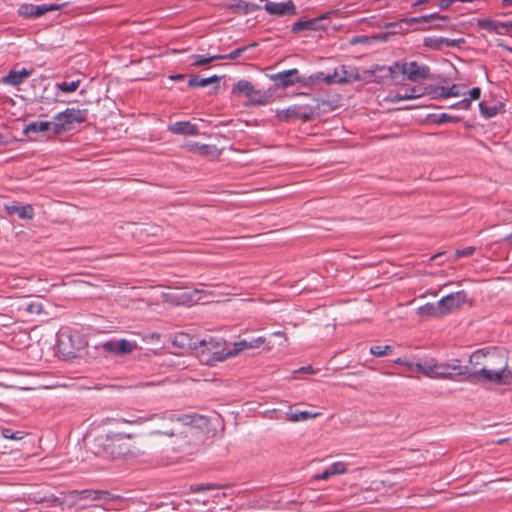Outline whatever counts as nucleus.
Returning a JSON list of instances; mask_svg holds the SVG:
<instances>
[{
	"mask_svg": "<svg viewBox=\"0 0 512 512\" xmlns=\"http://www.w3.org/2000/svg\"><path fill=\"white\" fill-rule=\"evenodd\" d=\"M34 72L33 69L22 68L21 70H10L9 73L3 77L2 82L6 85L19 86Z\"/></svg>",
	"mask_w": 512,
	"mask_h": 512,
	"instance_id": "14",
	"label": "nucleus"
},
{
	"mask_svg": "<svg viewBox=\"0 0 512 512\" xmlns=\"http://www.w3.org/2000/svg\"><path fill=\"white\" fill-rule=\"evenodd\" d=\"M118 422L127 423L131 425H141L147 421L145 417H129V418H121L117 420Z\"/></svg>",
	"mask_w": 512,
	"mask_h": 512,
	"instance_id": "46",
	"label": "nucleus"
},
{
	"mask_svg": "<svg viewBox=\"0 0 512 512\" xmlns=\"http://www.w3.org/2000/svg\"><path fill=\"white\" fill-rule=\"evenodd\" d=\"M428 117L438 125L447 122L458 123L460 121V118L458 116H452L447 113H442L440 115L430 114Z\"/></svg>",
	"mask_w": 512,
	"mask_h": 512,
	"instance_id": "34",
	"label": "nucleus"
},
{
	"mask_svg": "<svg viewBox=\"0 0 512 512\" xmlns=\"http://www.w3.org/2000/svg\"><path fill=\"white\" fill-rule=\"evenodd\" d=\"M220 78L216 75L207 77V78H201L199 75H191L188 80V86L189 87H206L212 83H218Z\"/></svg>",
	"mask_w": 512,
	"mask_h": 512,
	"instance_id": "26",
	"label": "nucleus"
},
{
	"mask_svg": "<svg viewBox=\"0 0 512 512\" xmlns=\"http://www.w3.org/2000/svg\"><path fill=\"white\" fill-rule=\"evenodd\" d=\"M423 92H420V88L411 87L409 89H405L403 95H401V99H413L421 96Z\"/></svg>",
	"mask_w": 512,
	"mask_h": 512,
	"instance_id": "43",
	"label": "nucleus"
},
{
	"mask_svg": "<svg viewBox=\"0 0 512 512\" xmlns=\"http://www.w3.org/2000/svg\"><path fill=\"white\" fill-rule=\"evenodd\" d=\"M60 8L61 5L58 4H23L19 8V14L25 18H36L46 14L47 12L56 11Z\"/></svg>",
	"mask_w": 512,
	"mask_h": 512,
	"instance_id": "10",
	"label": "nucleus"
},
{
	"mask_svg": "<svg viewBox=\"0 0 512 512\" xmlns=\"http://www.w3.org/2000/svg\"><path fill=\"white\" fill-rule=\"evenodd\" d=\"M393 352V347L391 345H374L370 347V353L376 357H382L384 355L390 354Z\"/></svg>",
	"mask_w": 512,
	"mask_h": 512,
	"instance_id": "38",
	"label": "nucleus"
},
{
	"mask_svg": "<svg viewBox=\"0 0 512 512\" xmlns=\"http://www.w3.org/2000/svg\"><path fill=\"white\" fill-rule=\"evenodd\" d=\"M25 310L30 314H40L43 311V307L40 302H31L26 305Z\"/></svg>",
	"mask_w": 512,
	"mask_h": 512,
	"instance_id": "45",
	"label": "nucleus"
},
{
	"mask_svg": "<svg viewBox=\"0 0 512 512\" xmlns=\"http://www.w3.org/2000/svg\"><path fill=\"white\" fill-rule=\"evenodd\" d=\"M229 8L235 13L248 14L252 11L259 10L260 6L254 3H248L243 0H233V2L229 5Z\"/></svg>",
	"mask_w": 512,
	"mask_h": 512,
	"instance_id": "23",
	"label": "nucleus"
},
{
	"mask_svg": "<svg viewBox=\"0 0 512 512\" xmlns=\"http://www.w3.org/2000/svg\"><path fill=\"white\" fill-rule=\"evenodd\" d=\"M66 502L69 507H72V506L79 507V505H80V500L78 499V497H71L70 491L66 494Z\"/></svg>",
	"mask_w": 512,
	"mask_h": 512,
	"instance_id": "50",
	"label": "nucleus"
},
{
	"mask_svg": "<svg viewBox=\"0 0 512 512\" xmlns=\"http://www.w3.org/2000/svg\"><path fill=\"white\" fill-rule=\"evenodd\" d=\"M299 371H303V372H308V373H312L313 372V369L311 366H306V367H302L299 369Z\"/></svg>",
	"mask_w": 512,
	"mask_h": 512,
	"instance_id": "62",
	"label": "nucleus"
},
{
	"mask_svg": "<svg viewBox=\"0 0 512 512\" xmlns=\"http://www.w3.org/2000/svg\"><path fill=\"white\" fill-rule=\"evenodd\" d=\"M493 356L494 353L487 362L483 364L482 368L471 371V373L468 374L467 381L471 383L487 382L500 385L509 384L512 381V370L508 369L506 354L500 353L497 356V364L492 361Z\"/></svg>",
	"mask_w": 512,
	"mask_h": 512,
	"instance_id": "1",
	"label": "nucleus"
},
{
	"mask_svg": "<svg viewBox=\"0 0 512 512\" xmlns=\"http://www.w3.org/2000/svg\"><path fill=\"white\" fill-rule=\"evenodd\" d=\"M474 251H475V247H473V246H468L463 249H458L455 251V258L470 257L473 255Z\"/></svg>",
	"mask_w": 512,
	"mask_h": 512,
	"instance_id": "47",
	"label": "nucleus"
},
{
	"mask_svg": "<svg viewBox=\"0 0 512 512\" xmlns=\"http://www.w3.org/2000/svg\"><path fill=\"white\" fill-rule=\"evenodd\" d=\"M313 117L314 109L312 107L299 105L297 119H300L303 122H307L310 121Z\"/></svg>",
	"mask_w": 512,
	"mask_h": 512,
	"instance_id": "37",
	"label": "nucleus"
},
{
	"mask_svg": "<svg viewBox=\"0 0 512 512\" xmlns=\"http://www.w3.org/2000/svg\"><path fill=\"white\" fill-rule=\"evenodd\" d=\"M136 343L126 339L109 340L102 343L101 347L105 352L113 353L115 355H126L134 351Z\"/></svg>",
	"mask_w": 512,
	"mask_h": 512,
	"instance_id": "8",
	"label": "nucleus"
},
{
	"mask_svg": "<svg viewBox=\"0 0 512 512\" xmlns=\"http://www.w3.org/2000/svg\"><path fill=\"white\" fill-rule=\"evenodd\" d=\"M198 350L200 354H207L209 356L206 360L208 364L235 356L233 349L227 350L225 348V341L222 338H203L198 342Z\"/></svg>",
	"mask_w": 512,
	"mask_h": 512,
	"instance_id": "4",
	"label": "nucleus"
},
{
	"mask_svg": "<svg viewBox=\"0 0 512 512\" xmlns=\"http://www.w3.org/2000/svg\"><path fill=\"white\" fill-rule=\"evenodd\" d=\"M338 72H339V76H349L350 80L352 78H356V75H353L352 73H348V71L346 70V68L344 66H342L340 71L338 70Z\"/></svg>",
	"mask_w": 512,
	"mask_h": 512,
	"instance_id": "55",
	"label": "nucleus"
},
{
	"mask_svg": "<svg viewBox=\"0 0 512 512\" xmlns=\"http://www.w3.org/2000/svg\"><path fill=\"white\" fill-rule=\"evenodd\" d=\"M3 435L5 438H15L13 434H10V430L9 429H4L3 430Z\"/></svg>",
	"mask_w": 512,
	"mask_h": 512,
	"instance_id": "59",
	"label": "nucleus"
},
{
	"mask_svg": "<svg viewBox=\"0 0 512 512\" xmlns=\"http://www.w3.org/2000/svg\"><path fill=\"white\" fill-rule=\"evenodd\" d=\"M271 80L275 82L278 87H289L294 85L297 82H300L298 78V70L293 68L289 70H285L270 76Z\"/></svg>",
	"mask_w": 512,
	"mask_h": 512,
	"instance_id": "12",
	"label": "nucleus"
},
{
	"mask_svg": "<svg viewBox=\"0 0 512 512\" xmlns=\"http://www.w3.org/2000/svg\"><path fill=\"white\" fill-rule=\"evenodd\" d=\"M272 335H273V336H276V337H283V339H284V342H285V343L288 341V339H287V337H286L285 333H284V332H282V331H276V332H273V333H272Z\"/></svg>",
	"mask_w": 512,
	"mask_h": 512,
	"instance_id": "56",
	"label": "nucleus"
},
{
	"mask_svg": "<svg viewBox=\"0 0 512 512\" xmlns=\"http://www.w3.org/2000/svg\"><path fill=\"white\" fill-rule=\"evenodd\" d=\"M467 300V294L464 291L451 293L439 300L443 315L460 308Z\"/></svg>",
	"mask_w": 512,
	"mask_h": 512,
	"instance_id": "9",
	"label": "nucleus"
},
{
	"mask_svg": "<svg viewBox=\"0 0 512 512\" xmlns=\"http://www.w3.org/2000/svg\"><path fill=\"white\" fill-rule=\"evenodd\" d=\"M248 98L254 105H264L268 102L269 96H267L265 93H262L259 90L254 89L252 95Z\"/></svg>",
	"mask_w": 512,
	"mask_h": 512,
	"instance_id": "39",
	"label": "nucleus"
},
{
	"mask_svg": "<svg viewBox=\"0 0 512 512\" xmlns=\"http://www.w3.org/2000/svg\"><path fill=\"white\" fill-rule=\"evenodd\" d=\"M310 81L312 83H320V82H326V83H343V82H349L350 77L349 76H339V72L336 69L333 74H325L323 72H317L315 74H312L309 77Z\"/></svg>",
	"mask_w": 512,
	"mask_h": 512,
	"instance_id": "17",
	"label": "nucleus"
},
{
	"mask_svg": "<svg viewBox=\"0 0 512 512\" xmlns=\"http://www.w3.org/2000/svg\"><path fill=\"white\" fill-rule=\"evenodd\" d=\"M132 434L108 433L95 439V453L109 458L136 457L139 451L125 442Z\"/></svg>",
	"mask_w": 512,
	"mask_h": 512,
	"instance_id": "3",
	"label": "nucleus"
},
{
	"mask_svg": "<svg viewBox=\"0 0 512 512\" xmlns=\"http://www.w3.org/2000/svg\"><path fill=\"white\" fill-rule=\"evenodd\" d=\"M453 372L449 371L448 362L439 363L436 360L435 366V378H451Z\"/></svg>",
	"mask_w": 512,
	"mask_h": 512,
	"instance_id": "35",
	"label": "nucleus"
},
{
	"mask_svg": "<svg viewBox=\"0 0 512 512\" xmlns=\"http://www.w3.org/2000/svg\"><path fill=\"white\" fill-rule=\"evenodd\" d=\"M351 43H352V44H357V43H368V37H366V36H359V37L353 38V39L351 40Z\"/></svg>",
	"mask_w": 512,
	"mask_h": 512,
	"instance_id": "54",
	"label": "nucleus"
},
{
	"mask_svg": "<svg viewBox=\"0 0 512 512\" xmlns=\"http://www.w3.org/2000/svg\"><path fill=\"white\" fill-rule=\"evenodd\" d=\"M79 85H80V80H75V81H71V82L57 83L56 87L65 93H71V92L76 91L78 89Z\"/></svg>",
	"mask_w": 512,
	"mask_h": 512,
	"instance_id": "40",
	"label": "nucleus"
},
{
	"mask_svg": "<svg viewBox=\"0 0 512 512\" xmlns=\"http://www.w3.org/2000/svg\"><path fill=\"white\" fill-rule=\"evenodd\" d=\"M184 77L185 76L183 74H177V75L170 76V79L178 81V80L184 79Z\"/></svg>",
	"mask_w": 512,
	"mask_h": 512,
	"instance_id": "58",
	"label": "nucleus"
},
{
	"mask_svg": "<svg viewBox=\"0 0 512 512\" xmlns=\"http://www.w3.org/2000/svg\"><path fill=\"white\" fill-rule=\"evenodd\" d=\"M54 125L55 120L53 122L50 121H34L29 123L25 129L24 133L29 135L30 133H40L51 130L54 133Z\"/></svg>",
	"mask_w": 512,
	"mask_h": 512,
	"instance_id": "20",
	"label": "nucleus"
},
{
	"mask_svg": "<svg viewBox=\"0 0 512 512\" xmlns=\"http://www.w3.org/2000/svg\"><path fill=\"white\" fill-rule=\"evenodd\" d=\"M436 359L430 358L423 361L422 374L429 378H435Z\"/></svg>",
	"mask_w": 512,
	"mask_h": 512,
	"instance_id": "36",
	"label": "nucleus"
},
{
	"mask_svg": "<svg viewBox=\"0 0 512 512\" xmlns=\"http://www.w3.org/2000/svg\"><path fill=\"white\" fill-rule=\"evenodd\" d=\"M501 31L503 32V34L511 32L512 22H501Z\"/></svg>",
	"mask_w": 512,
	"mask_h": 512,
	"instance_id": "53",
	"label": "nucleus"
},
{
	"mask_svg": "<svg viewBox=\"0 0 512 512\" xmlns=\"http://www.w3.org/2000/svg\"><path fill=\"white\" fill-rule=\"evenodd\" d=\"M264 9L267 13L275 16H293L297 14L296 6L292 0L286 2L267 1Z\"/></svg>",
	"mask_w": 512,
	"mask_h": 512,
	"instance_id": "11",
	"label": "nucleus"
},
{
	"mask_svg": "<svg viewBox=\"0 0 512 512\" xmlns=\"http://www.w3.org/2000/svg\"><path fill=\"white\" fill-rule=\"evenodd\" d=\"M287 420L291 422H303L308 419L316 418L320 415L318 412L310 411H292L290 410L287 414Z\"/></svg>",
	"mask_w": 512,
	"mask_h": 512,
	"instance_id": "27",
	"label": "nucleus"
},
{
	"mask_svg": "<svg viewBox=\"0 0 512 512\" xmlns=\"http://www.w3.org/2000/svg\"><path fill=\"white\" fill-rule=\"evenodd\" d=\"M299 105H293L283 110L277 111V117L282 121H288L292 118H297Z\"/></svg>",
	"mask_w": 512,
	"mask_h": 512,
	"instance_id": "32",
	"label": "nucleus"
},
{
	"mask_svg": "<svg viewBox=\"0 0 512 512\" xmlns=\"http://www.w3.org/2000/svg\"><path fill=\"white\" fill-rule=\"evenodd\" d=\"M403 365L406 366L409 370H412L414 363L405 360V361H403Z\"/></svg>",
	"mask_w": 512,
	"mask_h": 512,
	"instance_id": "61",
	"label": "nucleus"
},
{
	"mask_svg": "<svg viewBox=\"0 0 512 512\" xmlns=\"http://www.w3.org/2000/svg\"><path fill=\"white\" fill-rule=\"evenodd\" d=\"M439 301L436 303H427L417 309V314L421 317H439L442 316V310Z\"/></svg>",
	"mask_w": 512,
	"mask_h": 512,
	"instance_id": "22",
	"label": "nucleus"
},
{
	"mask_svg": "<svg viewBox=\"0 0 512 512\" xmlns=\"http://www.w3.org/2000/svg\"><path fill=\"white\" fill-rule=\"evenodd\" d=\"M155 420L159 421V425L156 429L152 430L150 434L167 437L176 435V426L178 425L200 426L198 422H203L204 425L207 424V420L204 416L197 414H178L174 411H164L147 417V421Z\"/></svg>",
	"mask_w": 512,
	"mask_h": 512,
	"instance_id": "2",
	"label": "nucleus"
},
{
	"mask_svg": "<svg viewBox=\"0 0 512 512\" xmlns=\"http://www.w3.org/2000/svg\"><path fill=\"white\" fill-rule=\"evenodd\" d=\"M413 368H415L418 372L422 373L423 370V362L414 363Z\"/></svg>",
	"mask_w": 512,
	"mask_h": 512,
	"instance_id": "57",
	"label": "nucleus"
},
{
	"mask_svg": "<svg viewBox=\"0 0 512 512\" xmlns=\"http://www.w3.org/2000/svg\"><path fill=\"white\" fill-rule=\"evenodd\" d=\"M265 341V337L262 336L255 338L251 341L241 340L239 342L234 343L233 352H235V355H237L240 351H243L245 349L258 348L261 344L265 343Z\"/></svg>",
	"mask_w": 512,
	"mask_h": 512,
	"instance_id": "24",
	"label": "nucleus"
},
{
	"mask_svg": "<svg viewBox=\"0 0 512 512\" xmlns=\"http://www.w3.org/2000/svg\"><path fill=\"white\" fill-rule=\"evenodd\" d=\"M70 496L78 497V499L80 500V510L86 509L89 506V504H87L86 502H100L96 506L103 507L104 503H107L114 499V496L111 495L108 491L92 489L71 490Z\"/></svg>",
	"mask_w": 512,
	"mask_h": 512,
	"instance_id": "6",
	"label": "nucleus"
},
{
	"mask_svg": "<svg viewBox=\"0 0 512 512\" xmlns=\"http://www.w3.org/2000/svg\"><path fill=\"white\" fill-rule=\"evenodd\" d=\"M502 106L503 105L501 103H495L491 105L486 101L479 103L480 113L486 119L496 116L500 112Z\"/></svg>",
	"mask_w": 512,
	"mask_h": 512,
	"instance_id": "25",
	"label": "nucleus"
},
{
	"mask_svg": "<svg viewBox=\"0 0 512 512\" xmlns=\"http://www.w3.org/2000/svg\"><path fill=\"white\" fill-rule=\"evenodd\" d=\"M199 339L191 337L187 333H178L175 335L172 344L173 346L186 350H198Z\"/></svg>",
	"mask_w": 512,
	"mask_h": 512,
	"instance_id": "16",
	"label": "nucleus"
},
{
	"mask_svg": "<svg viewBox=\"0 0 512 512\" xmlns=\"http://www.w3.org/2000/svg\"><path fill=\"white\" fill-rule=\"evenodd\" d=\"M484 357H486V354L483 352V350H477L471 354L469 361L471 364L481 365L482 363L480 360Z\"/></svg>",
	"mask_w": 512,
	"mask_h": 512,
	"instance_id": "48",
	"label": "nucleus"
},
{
	"mask_svg": "<svg viewBox=\"0 0 512 512\" xmlns=\"http://www.w3.org/2000/svg\"><path fill=\"white\" fill-rule=\"evenodd\" d=\"M88 111L86 109L67 108L54 116V134L70 131L75 123H83L87 120Z\"/></svg>",
	"mask_w": 512,
	"mask_h": 512,
	"instance_id": "5",
	"label": "nucleus"
},
{
	"mask_svg": "<svg viewBox=\"0 0 512 512\" xmlns=\"http://www.w3.org/2000/svg\"><path fill=\"white\" fill-rule=\"evenodd\" d=\"M478 26L482 29L489 31V32L503 34V32L501 31V22H499V21H494V20L487 19V18L480 19V20H478Z\"/></svg>",
	"mask_w": 512,
	"mask_h": 512,
	"instance_id": "29",
	"label": "nucleus"
},
{
	"mask_svg": "<svg viewBox=\"0 0 512 512\" xmlns=\"http://www.w3.org/2000/svg\"><path fill=\"white\" fill-rule=\"evenodd\" d=\"M331 476H332V475H331V473H330L329 468H326L322 473H320V474H316V475L314 476V479H316V480H327V479H329Z\"/></svg>",
	"mask_w": 512,
	"mask_h": 512,
	"instance_id": "52",
	"label": "nucleus"
},
{
	"mask_svg": "<svg viewBox=\"0 0 512 512\" xmlns=\"http://www.w3.org/2000/svg\"><path fill=\"white\" fill-rule=\"evenodd\" d=\"M5 210L9 215H17L22 220H32L34 218V208L30 204L22 205L12 203L5 206Z\"/></svg>",
	"mask_w": 512,
	"mask_h": 512,
	"instance_id": "13",
	"label": "nucleus"
},
{
	"mask_svg": "<svg viewBox=\"0 0 512 512\" xmlns=\"http://www.w3.org/2000/svg\"><path fill=\"white\" fill-rule=\"evenodd\" d=\"M427 93L432 95V98L458 97L461 95L458 86L455 84L449 88L435 87L431 91H428Z\"/></svg>",
	"mask_w": 512,
	"mask_h": 512,
	"instance_id": "21",
	"label": "nucleus"
},
{
	"mask_svg": "<svg viewBox=\"0 0 512 512\" xmlns=\"http://www.w3.org/2000/svg\"><path fill=\"white\" fill-rule=\"evenodd\" d=\"M324 18V16H321L309 20H298L292 25L291 31L293 33H299L302 31H317L321 28L320 23Z\"/></svg>",
	"mask_w": 512,
	"mask_h": 512,
	"instance_id": "18",
	"label": "nucleus"
},
{
	"mask_svg": "<svg viewBox=\"0 0 512 512\" xmlns=\"http://www.w3.org/2000/svg\"><path fill=\"white\" fill-rule=\"evenodd\" d=\"M189 151L197 152L200 155L207 156L215 150V146L208 144H200L198 142H194L192 144L187 145Z\"/></svg>",
	"mask_w": 512,
	"mask_h": 512,
	"instance_id": "31",
	"label": "nucleus"
},
{
	"mask_svg": "<svg viewBox=\"0 0 512 512\" xmlns=\"http://www.w3.org/2000/svg\"><path fill=\"white\" fill-rule=\"evenodd\" d=\"M429 0H417L413 6H419V5H422L424 3H427Z\"/></svg>",
	"mask_w": 512,
	"mask_h": 512,
	"instance_id": "63",
	"label": "nucleus"
},
{
	"mask_svg": "<svg viewBox=\"0 0 512 512\" xmlns=\"http://www.w3.org/2000/svg\"><path fill=\"white\" fill-rule=\"evenodd\" d=\"M256 45H257L256 43H253L250 45V47H255ZM248 48H249V46L237 48V49L233 50L232 52H230L229 54L221 55L222 57L220 59L234 60V59L240 57Z\"/></svg>",
	"mask_w": 512,
	"mask_h": 512,
	"instance_id": "41",
	"label": "nucleus"
},
{
	"mask_svg": "<svg viewBox=\"0 0 512 512\" xmlns=\"http://www.w3.org/2000/svg\"><path fill=\"white\" fill-rule=\"evenodd\" d=\"M229 487L228 484H220V483H201V484H193L190 486V492L199 493L201 491L213 490V489H224Z\"/></svg>",
	"mask_w": 512,
	"mask_h": 512,
	"instance_id": "30",
	"label": "nucleus"
},
{
	"mask_svg": "<svg viewBox=\"0 0 512 512\" xmlns=\"http://www.w3.org/2000/svg\"><path fill=\"white\" fill-rule=\"evenodd\" d=\"M331 475H340L346 472V465L343 462H335L329 467Z\"/></svg>",
	"mask_w": 512,
	"mask_h": 512,
	"instance_id": "44",
	"label": "nucleus"
},
{
	"mask_svg": "<svg viewBox=\"0 0 512 512\" xmlns=\"http://www.w3.org/2000/svg\"><path fill=\"white\" fill-rule=\"evenodd\" d=\"M505 242L510 246L512 247V233H510L509 235H507L505 237Z\"/></svg>",
	"mask_w": 512,
	"mask_h": 512,
	"instance_id": "60",
	"label": "nucleus"
},
{
	"mask_svg": "<svg viewBox=\"0 0 512 512\" xmlns=\"http://www.w3.org/2000/svg\"><path fill=\"white\" fill-rule=\"evenodd\" d=\"M471 107L470 99L464 98L450 106L451 109L469 110Z\"/></svg>",
	"mask_w": 512,
	"mask_h": 512,
	"instance_id": "49",
	"label": "nucleus"
},
{
	"mask_svg": "<svg viewBox=\"0 0 512 512\" xmlns=\"http://www.w3.org/2000/svg\"><path fill=\"white\" fill-rule=\"evenodd\" d=\"M470 97L468 99L471 100H477L481 96V89L479 87H474L469 91Z\"/></svg>",
	"mask_w": 512,
	"mask_h": 512,
	"instance_id": "51",
	"label": "nucleus"
},
{
	"mask_svg": "<svg viewBox=\"0 0 512 512\" xmlns=\"http://www.w3.org/2000/svg\"><path fill=\"white\" fill-rule=\"evenodd\" d=\"M168 131L176 135L196 136L199 134L197 126L189 121H178L169 124Z\"/></svg>",
	"mask_w": 512,
	"mask_h": 512,
	"instance_id": "15",
	"label": "nucleus"
},
{
	"mask_svg": "<svg viewBox=\"0 0 512 512\" xmlns=\"http://www.w3.org/2000/svg\"><path fill=\"white\" fill-rule=\"evenodd\" d=\"M401 72L412 82L424 80L430 76L429 67L423 64H418L415 61L404 63L401 66Z\"/></svg>",
	"mask_w": 512,
	"mask_h": 512,
	"instance_id": "7",
	"label": "nucleus"
},
{
	"mask_svg": "<svg viewBox=\"0 0 512 512\" xmlns=\"http://www.w3.org/2000/svg\"><path fill=\"white\" fill-rule=\"evenodd\" d=\"M505 6H512V0H502Z\"/></svg>",
	"mask_w": 512,
	"mask_h": 512,
	"instance_id": "64",
	"label": "nucleus"
},
{
	"mask_svg": "<svg viewBox=\"0 0 512 512\" xmlns=\"http://www.w3.org/2000/svg\"><path fill=\"white\" fill-rule=\"evenodd\" d=\"M254 86L251 82L241 79L239 80L232 89L234 95H244L247 98L252 95Z\"/></svg>",
	"mask_w": 512,
	"mask_h": 512,
	"instance_id": "28",
	"label": "nucleus"
},
{
	"mask_svg": "<svg viewBox=\"0 0 512 512\" xmlns=\"http://www.w3.org/2000/svg\"><path fill=\"white\" fill-rule=\"evenodd\" d=\"M449 365V371L453 372V375L462 376L466 375V378L468 377V374L471 373L468 366L460 365V361L455 359L451 362H448Z\"/></svg>",
	"mask_w": 512,
	"mask_h": 512,
	"instance_id": "33",
	"label": "nucleus"
},
{
	"mask_svg": "<svg viewBox=\"0 0 512 512\" xmlns=\"http://www.w3.org/2000/svg\"><path fill=\"white\" fill-rule=\"evenodd\" d=\"M448 19L449 18L447 16L440 15L438 13H432L429 15H423V16H419V17H411V18L403 19L402 21L408 25H414V24L424 25V24H428L432 21L446 22V21H448Z\"/></svg>",
	"mask_w": 512,
	"mask_h": 512,
	"instance_id": "19",
	"label": "nucleus"
},
{
	"mask_svg": "<svg viewBox=\"0 0 512 512\" xmlns=\"http://www.w3.org/2000/svg\"><path fill=\"white\" fill-rule=\"evenodd\" d=\"M193 57L196 58V61L192 65L197 67V66H202V65L211 63L214 60H218L222 56L214 55V56H210V57H204V56H201V55H196V56H193Z\"/></svg>",
	"mask_w": 512,
	"mask_h": 512,
	"instance_id": "42",
	"label": "nucleus"
}]
</instances>
